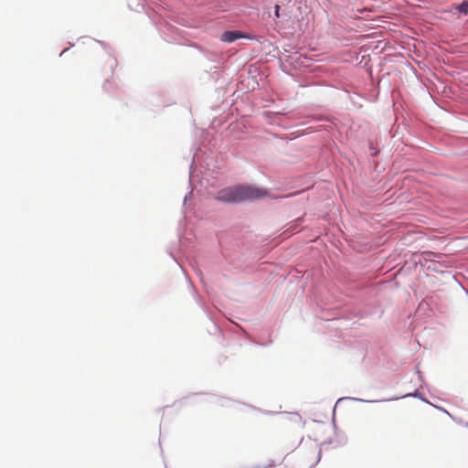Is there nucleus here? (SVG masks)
Masks as SVG:
<instances>
[{"instance_id": "f257e3e1", "label": "nucleus", "mask_w": 468, "mask_h": 468, "mask_svg": "<svg viewBox=\"0 0 468 468\" xmlns=\"http://www.w3.org/2000/svg\"><path fill=\"white\" fill-rule=\"evenodd\" d=\"M267 196L268 192L264 189L248 185H239L219 190L215 198L225 203H239L263 198Z\"/></svg>"}, {"instance_id": "f03ea898", "label": "nucleus", "mask_w": 468, "mask_h": 468, "mask_svg": "<svg viewBox=\"0 0 468 468\" xmlns=\"http://www.w3.org/2000/svg\"><path fill=\"white\" fill-rule=\"evenodd\" d=\"M243 37L244 36L239 31H226L222 34L221 40L224 42L230 43Z\"/></svg>"}, {"instance_id": "7ed1b4c3", "label": "nucleus", "mask_w": 468, "mask_h": 468, "mask_svg": "<svg viewBox=\"0 0 468 468\" xmlns=\"http://www.w3.org/2000/svg\"><path fill=\"white\" fill-rule=\"evenodd\" d=\"M456 9L461 12V13H463L465 15L468 14V1H463L462 4H460Z\"/></svg>"}, {"instance_id": "20e7f679", "label": "nucleus", "mask_w": 468, "mask_h": 468, "mask_svg": "<svg viewBox=\"0 0 468 468\" xmlns=\"http://www.w3.org/2000/svg\"><path fill=\"white\" fill-rule=\"evenodd\" d=\"M279 10H280V5H275V13H274L276 17H279V16H280Z\"/></svg>"}]
</instances>
